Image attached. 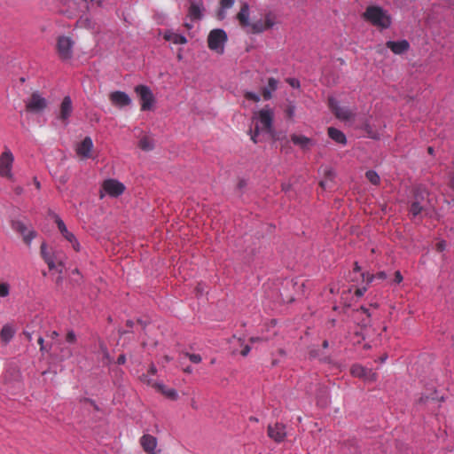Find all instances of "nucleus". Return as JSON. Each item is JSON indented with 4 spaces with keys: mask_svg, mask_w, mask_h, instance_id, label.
Returning a JSON list of instances; mask_svg holds the SVG:
<instances>
[{
    "mask_svg": "<svg viewBox=\"0 0 454 454\" xmlns=\"http://www.w3.org/2000/svg\"><path fill=\"white\" fill-rule=\"evenodd\" d=\"M322 346H323L324 348H327L328 346H329L328 341L327 340H324L323 343H322Z\"/></svg>",
    "mask_w": 454,
    "mask_h": 454,
    "instance_id": "obj_61",
    "label": "nucleus"
},
{
    "mask_svg": "<svg viewBox=\"0 0 454 454\" xmlns=\"http://www.w3.org/2000/svg\"><path fill=\"white\" fill-rule=\"evenodd\" d=\"M288 83L293 87V88H298L300 87V82L296 79H294V78H290L287 80Z\"/></svg>",
    "mask_w": 454,
    "mask_h": 454,
    "instance_id": "obj_46",
    "label": "nucleus"
},
{
    "mask_svg": "<svg viewBox=\"0 0 454 454\" xmlns=\"http://www.w3.org/2000/svg\"><path fill=\"white\" fill-rule=\"evenodd\" d=\"M263 21H264V24H265V26H264L265 27V30L272 27L274 26V24H275L273 17L271 16V14H267L265 16V19H264Z\"/></svg>",
    "mask_w": 454,
    "mask_h": 454,
    "instance_id": "obj_39",
    "label": "nucleus"
},
{
    "mask_svg": "<svg viewBox=\"0 0 454 454\" xmlns=\"http://www.w3.org/2000/svg\"><path fill=\"white\" fill-rule=\"evenodd\" d=\"M138 146L140 147V149H142L143 151H146V152L152 151L154 147L153 140L151 138H149L148 137H143L139 140Z\"/></svg>",
    "mask_w": 454,
    "mask_h": 454,
    "instance_id": "obj_28",
    "label": "nucleus"
},
{
    "mask_svg": "<svg viewBox=\"0 0 454 454\" xmlns=\"http://www.w3.org/2000/svg\"><path fill=\"white\" fill-rule=\"evenodd\" d=\"M74 41L67 36H59L57 41V51L62 60L70 59L73 56Z\"/></svg>",
    "mask_w": 454,
    "mask_h": 454,
    "instance_id": "obj_9",
    "label": "nucleus"
},
{
    "mask_svg": "<svg viewBox=\"0 0 454 454\" xmlns=\"http://www.w3.org/2000/svg\"><path fill=\"white\" fill-rule=\"evenodd\" d=\"M233 342H237V344H239V346H240L242 348L239 352L241 356H247L249 354V352L251 350L250 346L244 344L243 340L240 338L237 339L235 336H233L232 339L231 340V343H233Z\"/></svg>",
    "mask_w": 454,
    "mask_h": 454,
    "instance_id": "obj_29",
    "label": "nucleus"
},
{
    "mask_svg": "<svg viewBox=\"0 0 454 454\" xmlns=\"http://www.w3.org/2000/svg\"><path fill=\"white\" fill-rule=\"evenodd\" d=\"M153 387L171 400H176L177 398V392L174 388H166L163 384L160 383L154 384Z\"/></svg>",
    "mask_w": 454,
    "mask_h": 454,
    "instance_id": "obj_26",
    "label": "nucleus"
},
{
    "mask_svg": "<svg viewBox=\"0 0 454 454\" xmlns=\"http://www.w3.org/2000/svg\"><path fill=\"white\" fill-rule=\"evenodd\" d=\"M394 281L395 283H397V284H399V283H401L403 281V276H402L400 271L397 270V271L395 272V279H394Z\"/></svg>",
    "mask_w": 454,
    "mask_h": 454,
    "instance_id": "obj_47",
    "label": "nucleus"
},
{
    "mask_svg": "<svg viewBox=\"0 0 454 454\" xmlns=\"http://www.w3.org/2000/svg\"><path fill=\"white\" fill-rule=\"evenodd\" d=\"M361 276L363 278L364 281H366L367 283H371L375 278V276L370 273H361Z\"/></svg>",
    "mask_w": 454,
    "mask_h": 454,
    "instance_id": "obj_43",
    "label": "nucleus"
},
{
    "mask_svg": "<svg viewBox=\"0 0 454 454\" xmlns=\"http://www.w3.org/2000/svg\"><path fill=\"white\" fill-rule=\"evenodd\" d=\"M58 336H59V333L56 331L51 332V334H50V337L51 339H56Z\"/></svg>",
    "mask_w": 454,
    "mask_h": 454,
    "instance_id": "obj_58",
    "label": "nucleus"
},
{
    "mask_svg": "<svg viewBox=\"0 0 454 454\" xmlns=\"http://www.w3.org/2000/svg\"><path fill=\"white\" fill-rule=\"evenodd\" d=\"M15 334V329L11 325H5L3 326L0 332V339L7 344L13 338Z\"/></svg>",
    "mask_w": 454,
    "mask_h": 454,
    "instance_id": "obj_24",
    "label": "nucleus"
},
{
    "mask_svg": "<svg viewBox=\"0 0 454 454\" xmlns=\"http://www.w3.org/2000/svg\"><path fill=\"white\" fill-rule=\"evenodd\" d=\"M14 192L16 194L20 195L23 192V188L21 186H17L14 188Z\"/></svg>",
    "mask_w": 454,
    "mask_h": 454,
    "instance_id": "obj_54",
    "label": "nucleus"
},
{
    "mask_svg": "<svg viewBox=\"0 0 454 454\" xmlns=\"http://www.w3.org/2000/svg\"><path fill=\"white\" fill-rule=\"evenodd\" d=\"M157 372V369L155 367L154 364H151L150 365V368L148 370V373L147 374H144L142 377H141V380L147 383L148 385H152L153 386L154 384H156L155 382H153V380L152 379H150V376H153L155 375Z\"/></svg>",
    "mask_w": 454,
    "mask_h": 454,
    "instance_id": "obj_30",
    "label": "nucleus"
},
{
    "mask_svg": "<svg viewBox=\"0 0 454 454\" xmlns=\"http://www.w3.org/2000/svg\"><path fill=\"white\" fill-rule=\"evenodd\" d=\"M386 46L390 49L395 54H403L410 49V43L407 40H400L397 42L387 41Z\"/></svg>",
    "mask_w": 454,
    "mask_h": 454,
    "instance_id": "obj_18",
    "label": "nucleus"
},
{
    "mask_svg": "<svg viewBox=\"0 0 454 454\" xmlns=\"http://www.w3.org/2000/svg\"><path fill=\"white\" fill-rule=\"evenodd\" d=\"M268 436L276 442H282L286 437V427L281 423L268 426Z\"/></svg>",
    "mask_w": 454,
    "mask_h": 454,
    "instance_id": "obj_14",
    "label": "nucleus"
},
{
    "mask_svg": "<svg viewBox=\"0 0 454 454\" xmlns=\"http://www.w3.org/2000/svg\"><path fill=\"white\" fill-rule=\"evenodd\" d=\"M365 292H366V288L365 287L356 288V291H355V294L357 297H361V296H363Z\"/></svg>",
    "mask_w": 454,
    "mask_h": 454,
    "instance_id": "obj_48",
    "label": "nucleus"
},
{
    "mask_svg": "<svg viewBox=\"0 0 454 454\" xmlns=\"http://www.w3.org/2000/svg\"><path fill=\"white\" fill-rule=\"evenodd\" d=\"M109 99L114 106L118 107H124L131 103V99L129 95L120 90L110 93Z\"/></svg>",
    "mask_w": 454,
    "mask_h": 454,
    "instance_id": "obj_15",
    "label": "nucleus"
},
{
    "mask_svg": "<svg viewBox=\"0 0 454 454\" xmlns=\"http://www.w3.org/2000/svg\"><path fill=\"white\" fill-rule=\"evenodd\" d=\"M41 255L50 270L57 269L58 266L60 268L63 267V261L60 254L59 253L49 252L45 243L41 245Z\"/></svg>",
    "mask_w": 454,
    "mask_h": 454,
    "instance_id": "obj_10",
    "label": "nucleus"
},
{
    "mask_svg": "<svg viewBox=\"0 0 454 454\" xmlns=\"http://www.w3.org/2000/svg\"><path fill=\"white\" fill-rule=\"evenodd\" d=\"M367 368L362 366L361 364H353L350 368V373L352 376L363 379Z\"/></svg>",
    "mask_w": 454,
    "mask_h": 454,
    "instance_id": "obj_27",
    "label": "nucleus"
},
{
    "mask_svg": "<svg viewBox=\"0 0 454 454\" xmlns=\"http://www.w3.org/2000/svg\"><path fill=\"white\" fill-rule=\"evenodd\" d=\"M386 359H387V356H381V357L380 358V362H381V363H384V362L386 361Z\"/></svg>",
    "mask_w": 454,
    "mask_h": 454,
    "instance_id": "obj_64",
    "label": "nucleus"
},
{
    "mask_svg": "<svg viewBox=\"0 0 454 454\" xmlns=\"http://www.w3.org/2000/svg\"><path fill=\"white\" fill-rule=\"evenodd\" d=\"M103 190L112 197H118L123 193L125 186L115 179H107L102 184Z\"/></svg>",
    "mask_w": 454,
    "mask_h": 454,
    "instance_id": "obj_12",
    "label": "nucleus"
},
{
    "mask_svg": "<svg viewBox=\"0 0 454 454\" xmlns=\"http://www.w3.org/2000/svg\"><path fill=\"white\" fill-rule=\"evenodd\" d=\"M445 248H446V242L444 240H441V241L437 242L435 245V249L438 252H442L445 250Z\"/></svg>",
    "mask_w": 454,
    "mask_h": 454,
    "instance_id": "obj_45",
    "label": "nucleus"
},
{
    "mask_svg": "<svg viewBox=\"0 0 454 454\" xmlns=\"http://www.w3.org/2000/svg\"><path fill=\"white\" fill-rule=\"evenodd\" d=\"M375 276V278H378V279H380V280H383L386 278L387 275L384 271H380L378 272Z\"/></svg>",
    "mask_w": 454,
    "mask_h": 454,
    "instance_id": "obj_52",
    "label": "nucleus"
},
{
    "mask_svg": "<svg viewBox=\"0 0 454 454\" xmlns=\"http://www.w3.org/2000/svg\"><path fill=\"white\" fill-rule=\"evenodd\" d=\"M237 20L243 29H247L250 26L249 21V5L247 3H243L240 11L237 14Z\"/></svg>",
    "mask_w": 454,
    "mask_h": 454,
    "instance_id": "obj_19",
    "label": "nucleus"
},
{
    "mask_svg": "<svg viewBox=\"0 0 454 454\" xmlns=\"http://www.w3.org/2000/svg\"><path fill=\"white\" fill-rule=\"evenodd\" d=\"M328 104L336 118L347 121L353 117V113L348 107L340 106L335 98H329Z\"/></svg>",
    "mask_w": 454,
    "mask_h": 454,
    "instance_id": "obj_11",
    "label": "nucleus"
},
{
    "mask_svg": "<svg viewBox=\"0 0 454 454\" xmlns=\"http://www.w3.org/2000/svg\"><path fill=\"white\" fill-rule=\"evenodd\" d=\"M291 140L294 145H299L303 150L309 149V147L313 145V142L310 138L302 135L293 134L291 136Z\"/></svg>",
    "mask_w": 454,
    "mask_h": 454,
    "instance_id": "obj_21",
    "label": "nucleus"
},
{
    "mask_svg": "<svg viewBox=\"0 0 454 454\" xmlns=\"http://www.w3.org/2000/svg\"><path fill=\"white\" fill-rule=\"evenodd\" d=\"M329 183L330 182L327 179H324V180L320 181L319 185L321 186V188L323 190H325L326 188H328L330 186Z\"/></svg>",
    "mask_w": 454,
    "mask_h": 454,
    "instance_id": "obj_49",
    "label": "nucleus"
},
{
    "mask_svg": "<svg viewBox=\"0 0 454 454\" xmlns=\"http://www.w3.org/2000/svg\"><path fill=\"white\" fill-rule=\"evenodd\" d=\"M13 228L16 231L20 233L23 237V240L27 245H29L31 241L35 238L36 232L33 230H28L22 222H15Z\"/></svg>",
    "mask_w": 454,
    "mask_h": 454,
    "instance_id": "obj_16",
    "label": "nucleus"
},
{
    "mask_svg": "<svg viewBox=\"0 0 454 454\" xmlns=\"http://www.w3.org/2000/svg\"><path fill=\"white\" fill-rule=\"evenodd\" d=\"M265 24L262 20H258L254 22H250V26L246 29L247 33L260 34L265 31Z\"/></svg>",
    "mask_w": 454,
    "mask_h": 454,
    "instance_id": "obj_25",
    "label": "nucleus"
},
{
    "mask_svg": "<svg viewBox=\"0 0 454 454\" xmlns=\"http://www.w3.org/2000/svg\"><path fill=\"white\" fill-rule=\"evenodd\" d=\"M50 215L54 219L58 230L61 233L63 238L71 244L74 251L79 252L81 250V245L77 240L76 237L74 236V234L67 230L65 223L57 214H55L54 212H50Z\"/></svg>",
    "mask_w": 454,
    "mask_h": 454,
    "instance_id": "obj_5",
    "label": "nucleus"
},
{
    "mask_svg": "<svg viewBox=\"0 0 454 454\" xmlns=\"http://www.w3.org/2000/svg\"><path fill=\"white\" fill-rule=\"evenodd\" d=\"M93 148V142L90 137H86L81 143L76 146L77 155L88 159L90 157V152Z\"/></svg>",
    "mask_w": 454,
    "mask_h": 454,
    "instance_id": "obj_17",
    "label": "nucleus"
},
{
    "mask_svg": "<svg viewBox=\"0 0 454 454\" xmlns=\"http://www.w3.org/2000/svg\"><path fill=\"white\" fill-rule=\"evenodd\" d=\"M186 356L190 359V361L193 364H199L201 362L202 358L201 356L199 354H189L187 353Z\"/></svg>",
    "mask_w": 454,
    "mask_h": 454,
    "instance_id": "obj_40",
    "label": "nucleus"
},
{
    "mask_svg": "<svg viewBox=\"0 0 454 454\" xmlns=\"http://www.w3.org/2000/svg\"><path fill=\"white\" fill-rule=\"evenodd\" d=\"M427 152H428V153H429V154H433V153H434V149H433V147L429 146V147L427 148Z\"/></svg>",
    "mask_w": 454,
    "mask_h": 454,
    "instance_id": "obj_63",
    "label": "nucleus"
},
{
    "mask_svg": "<svg viewBox=\"0 0 454 454\" xmlns=\"http://www.w3.org/2000/svg\"><path fill=\"white\" fill-rule=\"evenodd\" d=\"M163 38L166 41L171 42L174 44H185L187 43V39L185 36L175 33L171 30H168L164 33Z\"/></svg>",
    "mask_w": 454,
    "mask_h": 454,
    "instance_id": "obj_22",
    "label": "nucleus"
},
{
    "mask_svg": "<svg viewBox=\"0 0 454 454\" xmlns=\"http://www.w3.org/2000/svg\"><path fill=\"white\" fill-rule=\"evenodd\" d=\"M102 349H103V352H104V356L110 362V356H109V354L106 350V348H104L103 347H101Z\"/></svg>",
    "mask_w": 454,
    "mask_h": 454,
    "instance_id": "obj_57",
    "label": "nucleus"
},
{
    "mask_svg": "<svg viewBox=\"0 0 454 454\" xmlns=\"http://www.w3.org/2000/svg\"><path fill=\"white\" fill-rule=\"evenodd\" d=\"M37 342L38 344L40 345V350L41 351H44L46 350L44 345H43V342H44V340L43 337H39L38 340H37Z\"/></svg>",
    "mask_w": 454,
    "mask_h": 454,
    "instance_id": "obj_51",
    "label": "nucleus"
},
{
    "mask_svg": "<svg viewBox=\"0 0 454 454\" xmlns=\"http://www.w3.org/2000/svg\"><path fill=\"white\" fill-rule=\"evenodd\" d=\"M328 136L331 139L335 141L338 144L346 145L347 144V138L345 134L340 131L338 129H335L333 127L328 128L327 130Z\"/></svg>",
    "mask_w": 454,
    "mask_h": 454,
    "instance_id": "obj_23",
    "label": "nucleus"
},
{
    "mask_svg": "<svg viewBox=\"0 0 454 454\" xmlns=\"http://www.w3.org/2000/svg\"><path fill=\"white\" fill-rule=\"evenodd\" d=\"M353 270H354L355 272H360L361 271V267L358 265V262H355Z\"/></svg>",
    "mask_w": 454,
    "mask_h": 454,
    "instance_id": "obj_56",
    "label": "nucleus"
},
{
    "mask_svg": "<svg viewBox=\"0 0 454 454\" xmlns=\"http://www.w3.org/2000/svg\"><path fill=\"white\" fill-rule=\"evenodd\" d=\"M294 112H295V106L290 102L285 108L286 116L288 119H292L294 115Z\"/></svg>",
    "mask_w": 454,
    "mask_h": 454,
    "instance_id": "obj_36",
    "label": "nucleus"
},
{
    "mask_svg": "<svg viewBox=\"0 0 454 454\" xmlns=\"http://www.w3.org/2000/svg\"><path fill=\"white\" fill-rule=\"evenodd\" d=\"M325 179H327L330 183L333 181L334 173L332 169L325 170Z\"/></svg>",
    "mask_w": 454,
    "mask_h": 454,
    "instance_id": "obj_44",
    "label": "nucleus"
},
{
    "mask_svg": "<svg viewBox=\"0 0 454 454\" xmlns=\"http://www.w3.org/2000/svg\"><path fill=\"white\" fill-rule=\"evenodd\" d=\"M278 81L274 77L268 79V84L262 88V94L265 100H269L272 98V92L278 89Z\"/></svg>",
    "mask_w": 454,
    "mask_h": 454,
    "instance_id": "obj_20",
    "label": "nucleus"
},
{
    "mask_svg": "<svg viewBox=\"0 0 454 454\" xmlns=\"http://www.w3.org/2000/svg\"><path fill=\"white\" fill-rule=\"evenodd\" d=\"M73 113V104L71 98L69 96H66L59 107V113L58 115V119L62 121V123L67 126L68 124V119Z\"/></svg>",
    "mask_w": 454,
    "mask_h": 454,
    "instance_id": "obj_13",
    "label": "nucleus"
},
{
    "mask_svg": "<svg viewBox=\"0 0 454 454\" xmlns=\"http://www.w3.org/2000/svg\"><path fill=\"white\" fill-rule=\"evenodd\" d=\"M274 112L269 106L259 110L254 113L253 120H256L254 129L250 131L251 140L256 144L258 143V136L260 132H265L270 136V137L277 141L279 140L277 132L273 128Z\"/></svg>",
    "mask_w": 454,
    "mask_h": 454,
    "instance_id": "obj_1",
    "label": "nucleus"
},
{
    "mask_svg": "<svg viewBox=\"0 0 454 454\" xmlns=\"http://www.w3.org/2000/svg\"><path fill=\"white\" fill-rule=\"evenodd\" d=\"M227 39V34L223 29H213L207 36V46L211 51L223 54Z\"/></svg>",
    "mask_w": 454,
    "mask_h": 454,
    "instance_id": "obj_3",
    "label": "nucleus"
},
{
    "mask_svg": "<svg viewBox=\"0 0 454 454\" xmlns=\"http://www.w3.org/2000/svg\"><path fill=\"white\" fill-rule=\"evenodd\" d=\"M221 6L223 9H230L234 4V0H221L220 1Z\"/></svg>",
    "mask_w": 454,
    "mask_h": 454,
    "instance_id": "obj_41",
    "label": "nucleus"
},
{
    "mask_svg": "<svg viewBox=\"0 0 454 454\" xmlns=\"http://www.w3.org/2000/svg\"><path fill=\"white\" fill-rule=\"evenodd\" d=\"M244 97L246 99L251 100L255 103L260 101V96L251 91H246Z\"/></svg>",
    "mask_w": 454,
    "mask_h": 454,
    "instance_id": "obj_37",
    "label": "nucleus"
},
{
    "mask_svg": "<svg viewBox=\"0 0 454 454\" xmlns=\"http://www.w3.org/2000/svg\"><path fill=\"white\" fill-rule=\"evenodd\" d=\"M14 156L9 149H5L0 155V176L13 180L12 166Z\"/></svg>",
    "mask_w": 454,
    "mask_h": 454,
    "instance_id": "obj_6",
    "label": "nucleus"
},
{
    "mask_svg": "<svg viewBox=\"0 0 454 454\" xmlns=\"http://www.w3.org/2000/svg\"><path fill=\"white\" fill-rule=\"evenodd\" d=\"M126 362V356L125 355L121 354L117 358V364H124Z\"/></svg>",
    "mask_w": 454,
    "mask_h": 454,
    "instance_id": "obj_50",
    "label": "nucleus"
},
{
    "mask_svg": "<svg viewBox=\"0 0 454 454\" xmlns=\"http://www.w3.org/2000/svg\"><path fill=\"white\" fill-rule=\"evenodd\" d=\"M365 176L368 179L370 183H372L374 185H377L380 184V178L377 172L374 170H368L365 173Z\"/></svg>",
    "mask_w": 454,
    "mask_h": 454,
    "instance_id": "obj_31",
    "label": "nucleus"
},
{
    "mask_svg": "<svg viewBox=\"0 0 454 454\" xmlns=\"http://www.w3.org/2000/svg\"><path fill=\"white\" fill-rule=\"evenodd\" d=\"M126 325H127L128 327H133V325H134V322H133L132 320H128V321L126 322Z\"/></svg>",
    "mask_w": 454,
    "mask_h": 454,
    "instance_id": "obj_60",
    "label": "nucleus"
},
{
    "mask_svg": "<svg viewBox=\"0 0 454 454\" xmlns=\"http://www.w3.org/2000/svg\"><path fill=\"white\" fill-rule=\"evenodd\" d=\"M47 100L37 91L33 92L26 101V110L30 113H41L47 107Z\"/></svg>",
    "mask_w": 454,
    "mask_h": 454,
    "instance_id": "obj_8",
    "label": "nucleus"
},
{
    "mask_svg": "<svg viewBox=\"0 0 454 454\" xmlns=\"http://www.w3.org/2000/svg\"><path fill=\"white\" fill-rule=\"evenodd\" d=\"M450 186L452 188H454V173L450 176Z\"/></svg>",
    "mask_w": 454,
    "mask_h": 454,
    "instance_id": "obj_59",
    "label": "nucleus"
},
{
    "mask_svg": "<svg viewBox=\"0 0 454 454\" xmlns=\"http://www.w3.org/2000/svg\"><path fill=\"white\" fill-rule=\"evenodd\" d=\"M33 183H34V184H35V188H36V189H38V190H39V189H41V184H40V182L37 180V178H36V177H34V179H33Z\"/></svg>",
    "mask_w": 454,
    "mask_h": 454,
    "instance_id": "obj_53",
    "label": "nucleus"
},
{
    "mask_svg": "<svg viewBox=\"0 0 454 454\" xmlns=\"http://www.w3.org/2000/svg\"><path fill=\"white\" fill-rule=\"evenodd\" d=\"M135 92L141 100V110H150L154 103V96L150 88L146 85L140 84L135 87Z\"/></svg>",
    "mask_w": 454,
    "mask_h": 454,
    "instance_id": "obj_7",
    "label": "nucleus"
},
{
    "mask_svg": "<svg viewBox=\"0 0 454 454\" xmlns=\"http://www.w3.org/2000/svg\"><path fill=\"white\" fill-rule=\"evenodd\" d=\"M363 18L381 30L387 29L392 24V18L388 12L378 5H369L363 13Z\"/></svg>",
    "mask_w": 454,
    "mask_h": 454,
    "instance_id": "obj_2",
    "label": "nucleus"
},
{
    "mask_svg": "<svg viewBox=\"0 0 454 454\" xmlns=\"http://www.w3.org/2000/svg\"><path fill=\"white\" fill-rule=\"evenodd\" d=\"M436 394L435 391H434L432 394H430L429 395H423L420 398H419V403H427L429 400H436L438 399L437 396H434Z\"/></svg>",
    "mask_w": 454,
    "mask_h": 454,
    "instance_id": "obj_38",
    "label": "nucleus"
},
{
    "mask_svg": "<svg viewBox=\"0 0 454 454\" xmlns=\"http://www.w3.org/2000/svg\"><path fill=\"white\" fill-rule=\"evenodd\" d=\"M262 340V339L260 337H251L249 340H250V342L254 343V342L261 341Z\"/></svg>",
    "mask_w": 454,
    "mask_h": 454,
    "instance_id": "obj_55",
    "label": "nucleus"
},
{
    "mask_svg": "<svg viewBox=\"0 0 454 454\" xmlns=\"http://www.w3.org/2000/svg\"><path fill=\"white\" fill-rule=\"evenodd\" d=\"M428 192L425 188L417 187L414 192V200L410 207V214L417 217L426 210Z\"/></svg>",
    "mask_w": 454,
    "mask_h": 454,
    "instance_id": "obj_4",
    "label": "nucleus"
},
{
    "mask_svg": "<svg viewBox=\"0 0 454 454\" xmlns=\"http://www.w3.org/2000/svg\"><path fill=\"white\" fill-rule=\"evenodd\" d=\"M356 313L357 314H364L366 316V318H364L363 321H362V325L364 326H366L370 324V317H371V314L369 312V309L364 307V306H361L360 309H358L356 310Z\"/></svg>",
    "mask_w": 454,
    "mask_h": 454,
    "instance_id": "obj_33",
    "label": "nucleus"
},
{
    "mask_svg": "<svg viewBox=\"0 0 454 454\" xmlns=\"http://www.w3.org/2000/svg\"><path fill=\"white\" fill-rule=\"evenodd\" d=\"M66 340L67 342L69 343H74L75 342L76 340V336L74 334V333L73 331H69L67 333V336H66Z\"/></svg>",
    "mask_w": 454,
    "mask_h": 454,
    "instance_id": "obj_42",
    "label": "nucleus"
},
{
    "mask_svg": "<svg viewBox=\"0 0 454 454\" xmlns=\"http://www.w3.org/2000/svg\"><path fill=\"white\" fill-rule=\"evenodd\" d=\"M189 16L193 20H200L201 18L200 7L194 4H191L189 8Z\"/></svg>",
    "mask_w": 454,
    "mask_h": 454,
    "instance_id": "obj_32",
    "label": "nucleus"
},
{
    "mask_svg": "<svg viewBox=\"0 0 454 454\" xmlns=\"http://www.w3.org/2000/svg\"><path fill=\"white\" fill-rule=\"evenodd\" d=\"M363 380L369 382H374L377 380V373L372 369H366Z\"/></svg>",
    "mask_w": 454,
    "mask_h": 454,
    "instance_id": "obj_34",
    "label": "nucleus"
},
{
    "mask_svg": "<svg viewBox=\"0 0 454 454\" xmlns=\"http://www.w3.org/2000/svg\"><path fill=\"white\" fill-rule=\"evenodd\" d=\"M10 294V285L6 282L0 283V297H6Z\"/></svg>",
    "mask_w": 454,
    "mask_h": 454,
    "instance_id": "obj_35",
    "label": "nucleus"
},
{
    "mask_svg": "<svg viewBox=\"0 0 454 454\" xmlns=\"http://www.w3.org/2000/svg\"><path fill=\"white\" fill-rule=\"evenodd\" d=\"M184 372L186 373H191L192 372V368L190 366L186 367L184 370Z\"/></svg>",
    "mask_w": 454,
    "mask_h": 454,
    "instance_id": "obj_62",
    "label": "nucleus"
}]
</instances>
